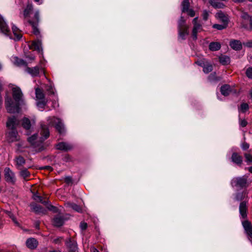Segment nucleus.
I'll return each mask as SVG.
<instances>
[{
    "label": "nucleus",
    "mask_w": 252,
    "mask_h": 252,
    "mask_svg": "<svg viewBox=\"0 0 252 252\" xmlns=\"http://www.w3.org/2000/svg\"><path fill=\"white\" fill-rule=\"evenodd\" d=\"M246 161L248 162H252V156L249 154H246L245 155Z\"/></svg>",
    "instance_id": "48"
},
{
    "label": "nucleus",
    "mask_w": 252,
    "mask_h": 252,
    "mask_svg": "<svg viewBox=\"0 0 252 252\" xmlns=\"http://www.w3.org/2000/svg\"><path fill=\"white\" fill-rule=\"evenodd\" d=\"M196 63L203 68V70L205 73H208L213 70L212 64L205 59L197 61Z\"/></svg>",
    "instance_id": "6"
},
{
    "label": "nucleus",
    "mask_w": 252,
    "mask_h": 252,
    "mask_svg": "<svg viewBox=\"0 0 252 252\" xmlns=\"http://www.w3.org/2000/svg\"><path fill=\"white\" fill-rule=\"evenodd\" d=\"M63 238L61 237H57L53 240V243L56 244H60L62 243Z\"/></svg>",
    "instance_id": "46"
},
{
    "label": "nucleus",
    "mask_w": 252,
    "mask_h": 252,
    "mask_svg": "<svg viewBox=\"0 0 252 252\" xmlns=\"http://www.w3.org/2000/svg\"><path fill=\"white\" fill-rule=\"evenodd\" d=\"M19 124V122L15 117L9 118L6 123L7 127L10 129L7 133V138L9 142L17 141L19 139L16 126Z\"/></svg>",
    "instance_id": "2"
},
{
    "label": "nucleus",
    "mask_w": 252,
    "mask_h": 252,
    "mask_svg": "<svg viewBox=\"0 0 252 252\" xmlns=\"http://www.w3.org/2000/svg\"><path fill=\"white\" fill-rule=\"evenodd\" d=\"M186 12H188V14L190 17H193L195 15V12L192 9H188V11H186Z\"/></svg>",
    "instance_id": "56"
},
{
    "label": "nucleus",
    "mask_w": 252,
    "mask_h": 252,
    "mask_svg": "<svg viewBox=\"0 0 252 252\" xmlns=\"http://www.w3.org/2000/svg\"><path fill=\"white\" fill-rule=\"evenodd\" d=\"M210 4L216 8H221L224 7V4L221 2H218L216 0H210Z\"/></svg>",
    "instance_id": "34"
},
{
    "label": "nucleus",
    "mask_w": 252,
    "mask_h": 252,
    "mask_svg": "<svg viewBox=\"0 0 252 252\" xmlns=\"http://www.w3.org/2000/svg\"><path fill=\"white\" fill-rule=\"evenodd\" d=\"M243 44L248 47H252V40L243 43Z\"/></svg>",
    "instance_id": "58"
},
{
    "label": "nucleus",
    "mask_w": 252,
    "mask_h": 252,
    "mask_svg": "<svg viewBox=\"0 0 252 252\" xmlns=\"http://www.w3.org/2000/svg\"><path fill=\"white\" fill-rule=\"evenodd\" d=\"M4 212L6 213L8 216L12 220L15 224L17 226H20V224L16 220L14 215L10 211L8 210H3Z\"/></svg>",
    "instance_id": "33"
},
{
    "label": "nucleus",
    "mask_w": 252,
    "mask_h": 252,
    "mask_svg": "<svg viewBox=\"0 0 252 252\" xmlns=\"http://www.w3.org/2000/svg\"><path fill=\"white\" fill-rule=\"evenodd\" d=\"M4 177L5 180L8 183L14 184L16 181V178L14 173L9 168L6 167L4 170Z\"/></svg>",
    "instance_id": "7"
},
{
    "label": "nucleus",
    "mask_w": 252,
    "mask_h": 252,
    "mask_svg": "<svg viewBox=\"0 0 252 252\" xmlns=\"http://www.w3.org/2000/svg\"><path fill=\"white\" fill-rule=\"evenodd\" d=\"M243 226L247 234L252 238V226L250 221L245 220L242 222Z\"/></svg>",
    "instance_id": "13"
},
{
    "label": "nucleus",
    "mask_w": 252,
    "mask_h": 252,
    "mask_svg": "<svg viewBox=\"0 0 252 252\" xmlns=\"http://www.w3.org/2000/svg\"><path fill=\"white\" fill-rule=\"evenodd\" d=\"M45 88L49 94H54V88L52 83L50 82L49 84H46Z\"/></svg>",
    "instance_id": "38"
},
{
    "label": "nucleus",
    "mask_w": 252,
    "mask_h": 252,
    "mask_svg": "<svg viewBox=\"0 0 252 252\" xmlns=\"http://www.w3.org/2000/svg\"><path fill=\"white\" fill-rule=\"evenodd\" d=\"M247 194V193L246 191H244V192H242V193H238L237 194V195L236 196V199L239 201L241 200L245 197V196Z\"/></svg>",
    "instance_id": "43"
},
{
    "label": "nucleus",
    "mask_w": 252,
    "mask_h": 252,
    "mask_svg": "<svg viewBox=\"0 0 252 252\" xmlns=\"http://www.w3.org/2000/svg\"><path fill=\"white\" fill-rule=\"evenodd\" d=\"M42 69L41 67L37 65L33 67H27L26 69V71L32 77L37 76L40 72V71Z\"/></svg>",
    "instance_id": "10"
},
{
    "label": "nucleus",
    "mask_w": 252,
    "mask_h": 252,
    "mask_svg": "<svg viewBox=\"0 0 252 252\" xmlns=\"http://www.w3.org/2000/svg\"><path fill=\"white\" fill-rule=\"evenodd\" d=\"M14 59V63L15 64H16L17 66H27V63L26 62L24 61L22 59H20L18 58L17 57H15L13 58Z\"/></svg>",
    "instance_id": "27"
},
{
    "label": "nucleus",
    "mask_w": 252,
    "mask_h": 252,
    "mask_svg": "<svg viewBox=\"0 0 252 252\" xmlns=\"http://www.w3.org/2000/svg\"><path fill=\"white\" fill-rule=\"evenodd\" d=\"M34 19H35V21H33L34 23H36V24H37L39 22V11H37L35 12L34 13Z\"/></svg>",
    "instance_id": "51"
},
{
    "label": "nucleus",
    "mask_w": 252,
    "mask_h": 252,
    "mask_svg": "<svg viewBox=\"0 0 252 252\" xmlns=\"http://www.w3.org/2000/svg\"><path fill=\"white\" fill-rule=\"evenodd\" d=\"M91 252H99L96 248L94 247H92L91 248Z\"/></svg>",
    "instance_id": "62"
},
{
    "label": "nucleus",
    "mask_w": 252,
    "mask_h": 252,
    "mask_svg": "<svg viewBox=\"0 0 252 252\" xmlns=\"http://www.w3.org/2000/svg\"><path fill=\"white\" fill-rule=\"evenodd\" d=\"M32 210L37 213L45 214L46 210L43 209L40 205L34 204L32 206Z\"/></svg>",
    "instance_id": "28"
},
{
    "label": "nucleus",
    "mask_w": 252,
    "mask_h": 252,
    "mask_svg": "<svg viewBox=\"0 0 252 252\" xmlns=\"http://www.w3.org/2000/svg\"><path fill=\"white\" fill-rule=\"evenodd\" d=\"M20 175L24 179H26L27 177L30 176L31 174L27 169L24 168L23 169L21 170L20 172Z\"/></svg>",
    "instance_id": "37"
},
{
    "label": "nucleus",
    "mask_w": 252,
    "mask_h": 252,
    "mask_svg": "<svg viewBox=\"0 0 252 252\" xmlns=\"http://www.w3.org/2000/svg\"><path fill=\"white\" fill-rule=\"evenodd\" d=\"M227 24L223 23L222 24H214L213 26V27L215 29H216L218 30H221L224 29H225L227 27Z\"/></svg>",
    "instance_id": "41"
},
{
    "label": "nucleus",
    "mask_w": 252,
    "mask_h": 252,
    "mask_svg": "<svg viewBox=\"0 0 252 252\" xmlns=\"http://www.w3.org/2000/svg\"><path fill=\"white\" fill-rule=\"evenodd\" d=\"M242 18L244 20H249L251 16H250L247 13H244L241 15Z\"/></svg>",
    "instance_id": "55"
},
{
    "label": "nucleus",
    "mask_w": 252,
    "mask_h": 252,
    "mask_svg": "<svg viewBox=\"0 0 252 252\" xmlns=\"http://www.w3.org/2000/svg\"><path fill=\"white\" fill-rule=\"evenodd\" d=\"M27 58L28 59V61H32L33 60H34L35 59V57L34 56H33L32 55H28V56H27Z\"/></svg>",
    "instance_id": "60"
},
{
    "label": "nucleus",
    "mask_w": 252,
    "mask_h": 252,
    "mask_svg": "<svg viewBox=\"0 0 252 252\" xmlns=\"http://www.w3.org/2000/svg\"><path fill=\"white\" fill-rule=\"evenodd\" d=\"M249 109V105L247 103H243L241 105L240 110L242 112H245Z\"/></svg>",
    "instance_id": "44"
},
{
    "label": "nucleus",
    "mask_w": 252,
    "mask_h": 252,
    "mask_svg": "<svg viewBox=\"0 0 252 252\" xmlns=\"http://www.w3.org/2000/svg\"><path fill=\"white\" fill-rule=\"evenodd\" d=\"M239 123L242 127H245L247 125V122L245 120H240Z\"/></svg>",
    "instance_id": "54"
},
{
    "label": "nucleus",
    "mask_w": 252,
    "mask_h": 252,
    "mask_svg": "<svg viewBox=\"0 0 252 252\" xmlns=\"http://www.w3.org/2000/svg\"><path fill=\"white\" fill-rule=\"evenodd\" d=\"M40 126L41 129L40 133L41 137H40L39 141L42 142L49 136L50 132L48 127L46 125L41 123Z\"/></svg>",
    "instance_id": "8"
},
{
    "label": "nucleus",
    "mask_w": 252,
    "mask_h": 252,
    "mask_svg": "<svg viewBox=\"0 0 252 252\" xmlns=\"http://www.w3.org/2000/svg\"><path fill=\"white\" fill-rule=\"evenodd\" d=\"M48 124L50 126H55L56 129L60 134L64 132V127L62 120L56 117H50L48 119Z\"/></svg>",
    "instance_id": "4"
},
{
    "label": "nucleus",
    "mask_w": 252,
    "mask_h": 252,
    "mask_svg": "<svg viewBox=\"0 0 252 252\" xmlns=\"http://www.w3.org/2000/svg\"><path fill=\"white\" fill-rule=\"evenodd\" d=\"M13 33L15 36V40H19L22 37V34L19 30L15 26L12 27Z\"/></svg>",
    "instance_id": "23"
},
{
    "label": "nucleus",
    "mask_w": 252,
    "mask_h": 252,
    "mask_svg": "<svg viewBox=\"0 0 252 252\" xmlns=\"http://www.w3.org/2000/svg\"><path fill=\"white\" fill-rule=\"evenodd\" d=\"M47 208L48 209V210L52 211L54 212H57V209L56 207L49 204L47 206Z\"/></svg>",
    "instance_id": "49"
},
{
    "label": "nucleus",
    "mask_w": 252,
    "mask_h": 252,
    "mask_svg": "<svg viewBox=\"0 0 252 252\" xmlns=\"http://www.w3.org/2000/svg\"><path fill=\"white\" fill-rule=\"evenodd\" d=\"M232 161L238 165H240L242 162V158L238 154L234 153L231 156Z\"/></svg>",
    "instance_id": "21"
},
{
    "label": "nucleus",
    "mask_w": 252,
    "mask_h": 252,
    "mask_svg": "<svg viewBox=\"0 0 252 252\" xmlns=\"http://www.w3.org/2000/svg\"><path fill=\"white\" fill-rule=\"evenodd\" d=\"M37 134H34L28 138V141L32 145H35L37 139Z\"/></svg>",
    "instance_id": "40"
},
{
    "label": "nucleus",
    "mask_w": 252,
    "mask_h": 252,
    "mask_svg": "<svg viewBox=\"0 0 252 252\" xmlns=\"http://www.w3.org/2000/svg\"><path fill=\"white\" fill-rule=\"evenodd\" d=\"M35 95L37 99H45L44 94L43 93L42 90L38 88L35 89Z\"/></svg>",
    "instance_id": "31"
},
{
    "label": "nucleus",
    "mask_w": 252,
    "mask_h": 252,
    "mask_svg": "<svg viewBox=\"0 0 252 252\" xmlns=\"http://www.w3.org/2000/svg\"><path fill=\"white\" fill-rule=\"evenodd\" d=\"M66 245L69 248V252H76L78 250L76 242L71 239L66 241Z\"/></svg>",
    "instance_id": "11"
},
{
    "label": "nucleus",
    "mask_w": 252,
    "mask_h": 252,
    "mask_svg": "<svg viewBox=\"0 0 252 252\" xmlns=\"http://www.w3.org/2000/svg\"><path fill=\"white\" fill-rule=\"evenodd\" d=\"M33 199L35 200L38 201L39 202H41L43 204H46V201H43L42 197L40 196H39L38 195H34V197H33Z\"/></svg>",
    "instance_id": "45"
},
{
    "label": "nucleus",
    "mask_w": 252,
    "mask_h": 252,
    "mask_svg": "<svg viewBox=\"0 0 252 252\" xmlns=\"http://www.w3.org/2000/svg\"><path fill=\"white\" fill-rule=\"evenodd\" d=\"M47 103V101H46L45 99H41L37 102L36 105L39 110L42 111Z\"/></svg>",
    "instance_id": "36"
},
{
    "label": "nucleus",
    "mask_w": 252,
    "mask_h": 252,
    "mask_svg": "<svg viewBox=\"0 0 252 252\" xmlns=\"http://www.w3.org/2000/svg\"><path fill=\"white\" fill-rule=\"evenodd\" d=\"M230 47L235 50H240L242 49V46L239 40H233L230 42Z\"/></svg>",
    "instance_id": "19"
},
{
    "label": "nucleus",
    "mask_w": 252,
    "mask_h": 252,
    "mask_svg": "<svg viewBox=\"0 0 252 252\" xmlns=\"http://www.w3.org/2000/svg\"><path fill=\"white\" fill-rule=\"evenodd\" d=\"M80 227L82 230H84L87 228V224L85 222H81L80 223Z\"/></svg>",
    "instance_id": "53"
},
{
    "label": "nucleus",
    "mask_w": 252,
    "mask_h": 252,
    "mask_svg": "<svg viewBox=\"0 0 252 252\" xmlns=\"http://www.w3.org/2000/svg\"><path fill=\"white\" fill-rule=\"evenodd\" d=\"M249 148V144L247 143H244L242 145V148L244 150H246Z\"/></svg>",
    "instance_id": "57"
},
{
    "label": "nucleus",
    "mask_w": 252,
    "mask_h": 252,
    "mask_svg": "<svg viewBox=\"0 0 252 252\" xmlns=\"http://www.w3.org/2000/svg\"><path fill=\"white\" fill-rule=\"evenodd\" d=\"M189 6V0H184L182 3V12H186V11H188Z\"/></svg>",
    "instance_id": "39"
},
{
    "label": "nucleus",
    "mask_w": 252,
    "mask_h": 252,
    "mask_svg": "<svg viewBox=\"0 0 252 252\" xmlns=\"http://www.w3.org/2000/svg\"><path fill=\"white\" fill-rule=\"evenodd\" d=\"M209 47L210 50L216 51L219 50L220 48L221 45L219 42H212L210 43Z\"/></svg>",
    "instance_id": "25"
},
{
    "label": "nucleus",
    "mask_w": 252,
    "mask_h": 252,
    "mask_svg": "<svg viewBox=\"0 0 252 252\" xmlns=\"http://www.w3.org/2000/svg\"><path fill=\"white\" fill-rule=\"evenodd\" d=\"M220 92L224 96L228 95L231 92V87L228 85H225L221 87Z\"/></svg>",
    "instance_id": "20"
},
{
    "label": "nucleus",
    "mask_w": 252,
    "mask_h": 252,
    "mask_svg": "<svg viewBox=\"0 0 252 252\" xmlns=\"http://www.w3.org/2000/svg\"><path fill=\"white\" fill-rule=\"evenodd\" d=\"M239 213L243 219H245L247 217V202H242L239 206Z\"/></svg>",
    "instance_id": "12"
},
{
    "label": "nucleus",
    "mask_w": 252,
    "mask_h": 252,
    "mask_svg": "<svg viewBox=\"0 0 252 252\" xmlns=\"http://www.w3.org/2000/svg\"><path fill=\"white\" fill-rule=\"evenodd\" d=\"M219 61L222 65H227L230 63V60L228 56L222 55L219 57Z\"/></svg>",
    "instance_id": "30"
},
{
    "label": "nucleus",
    "mask_w": 252,
    "mask_h": 252,
    "mask_svg": "<svg viewBox=\"0 0 252 252\" xmlns=\"http://www.w3.org/2000/svg\"><path fill=\"white\" fill-rule=\"evenodd\" d=\"M65 181L67 184L71 183L72 182V179L71 177L70 176H67L65 178Z\"/></svg>",
    "instance_id": "59"
},
{
    "label": "nucleus",
    "mask_w": 252,
    "mask_h": 252,
    "mask_svg": "<svg viewBox=\"0 0 252 252\" xmlns=\"http://www.w3.org/2000/svg\"><path fill=\"white\" fill-rule=\"evenodd\" d=\"M198 17L194 18L192 20V23L193 25L199 24L197 22Z\"/></svg>",
    "instance_id": "61"
},
{
    "label": "nucleus",
    "mask_w": 252,
    "mask_h": 252,
    "mask_svg": "<svg viewBox=\"0 0 252 252\" xmlns=\"http://www.w3.org/2000/svg\"><path fill=\"white\" fill-rule=\"evenodd\" d=\"M26 244L28 248L31 250H33L37 247L38 245V242L35 239L31 238L27 239Z\"/></svg>",
    "instance_id": "15"
},
{
    "label": "nucleus",
    "mask_w": 252,
    "mask_h": 252,
    "mask_svg": "<svg viewBox=\"0 0 252 252\" xmlns=\"http://www.w3.org/2000/svg\"><path fill=\"white\" fill-rule=\"evenodd\" d=\"M32 10V4H28L24 11V17L27 18L29 17L30 13Z\"/></svg>",
    "instance_id": "32"
},
{
    "label": "nucleus",
    "mask_w": 252,
    "mask_h": 252,
    "mask_svg": "<svg viewBox=\"0 0 252 252\" xmlns=\"http://www.w3.org/2000/svg\"><path fill=\"white\" fill-rule=\"evenodd\" d=\"M202 31V26L199 23L193 25L192 29V38L194 40H196L197 38V33Z\"/></svg>",
    "instance_id": "17"
},
{
    "label": "nucleus",
    "mask_w": 252,
    "mask_h": 252,
    "mask_svg": "<svg viewBox=\"0 0 252 252\" xmlns=\"http://www.w3.org/2000/svg\"><path fill=\"white\" fill-rule=\"evenodd\" d=\"M47 208L48 209V210L52 211L54 212H57V209L56 207L49 204L47 206Z\"/></svg>",
    "instance_id": "50"
},
{
    "label": "nucleus",
    "mask_w": 252,
    "mask_h": 252,
    "mask_svg": "<svg viewBox=\"0 0 252 252\" xmlns=\"http://www.w3.org/2000/svg\"><path fill=\"white\" fill-rule=\"evenodd\" d=\"M57 149L60 150L67 151L72 148V146L66 143L61 142L56 145Z\"/></svg>",
    "instance_id": "18"
},
{
    "label": "nucleus",
    "mask_w": 252,
    "mask_h": 252,
    "mask_svg": "<svg viewBox=\"0 0 252 252\" xmlns=\"http://www.w3.org/2000/svg\"><path fill=\"white\" fill-rule=\"evenodd\" d=\"M15 161L16 163L17 168L21 169V167L25 164L26 160L22 156H18L16 158Z\"/></svg>",
    "instance_id": "22"
},
{
    "label": "nucleus",
    "mask_w": 252,
    "mask_h": 252,
    "mask_svg": "<svg viewBox=\"0 0 252 252\" xmlns=\"http://www.w3.org/2000/svg\"><path fill=\"white\" fill-rule=\"evenodd\" d=\"M247 178L248 176H244L240 177L234 178L231 181L232 186L240 187L241 188L247 187Z\"/></svg>",
    "instance_id": "5"
},
{
    "label": "nucleus",
    "mask_w": 252,
    "mask_h": 252,
    "mask_svg": "<svg viewBox=\"0 0 252 252\" xmlns=\"http://www.w3.org/2000/svg\"><path fill=\"white\" fill-rule=\"evenodd\" d=\"M202 16H203V19L205 21H206L208 19V16H209V14L207 10L203 11V14H202Z\"/></svg>",
    "instance_id": "52"
},
{
    "label": "nucleus",
    "mask_w": 252,
    "mask_h": 252,
    "mask_svg": "<svg viewBox=\"0 0 252 252\" xmlns=\"http://www.w3.org/2000/svg\"><path fill=\"white\" fill-rule=\"evenodd\" d=\"M246 73L248 78L252 79V67H249L247 69Z\"/></svg>",
    "instance_id": "47"
},
{
    "label": "nucleus",
    "mask_w": 252,
    "mask_h": 252,
    "mask_svg": "<svg viewBox=\"0 0 252 252\" xmlns=\"http://www.w3.org/2000/svg\"><path fill=\"white\" fill-rule=\"evenodd\" d=\"M35 227L36 229L39 228V223L38 222H36L35 224Z\"/></svg>",
    "instance_id": "63"
},
{
    "label": "nucleus",
    "mask_w": 252,
    "mask_h": 252,
    "mask_svg": "<svg viewBox=\"0 0 252 252\" xmlns=\"http://www.w3.org/2000/svg\"><path fill=\"white\" fill-rule=\"evenodd\" d=\"M0 30L1 32L7 35H8L10 33L9 28L1 15H0Z\"/></svg>",
    "instance_id": "9"
},
{
    "label": "nucleus",
    "mask_w": 252,
    "mask_h": 252,
    "mask_svg": "<svg viewBox=\"0 0 252 252\" xmlns=\"http://www.w3.org/2000/svg\"><path fill=\"white\" fill-rule=\"evenodd\" d=\"M41 44V40L37 39L36 40L33 41L32 44L30 45V47L31 49L36 50L38 52H40L42 51Z\"/></svg>",
    "instance_id": "14"
},
{
    "label": "nucleus",
    "mask_w": 252,
    "mask_h": 252,
    "mask_svg": "<svg viewBox=\"0 0 252 252\" xmlns=\"http://www.w3.org/2000/svg\"><path fill=\"white\" fill-rule=\"evenodd\" d=\"M22 125L25 129L26 130H29L31 127L30 120L27 118H24L22 120Z\"/></svg>",
    "instance_id": "29"
},
{
    "label": "nucleus",
    "mask_w": 252,
    "mask_h": 252,
    "mask_svg": "<svg viewBox=\"0 0 252 252\" xmlns=\"http://www.w3.org/2000/svg\"><path fill=\"white\" fill-rule=\"evenodd\" d=\"M216 17L223 23H228V17L221 11L219 12L216 14Z\"/></svg>",
    "instance_id": "26"
},
{
    "label": "nucleus",
    "mask_w": 252,
    "mask_h": 252,
    "mask_svg": "<svg viewBox=\"0 0 252 252\" xmlns=\"http://www.w3.org/2000/svg\"><path fill=\"white\" fill-rule=\"evenodd\" d=\"M28 22L32 26L33 33L36 35H39V31L38 29L37 28V24L34 23L32 20H29Z\"/></svg>",
    "instance_id": "35"
},
{
    "label": "nucleus",
    "mask_w": 252,
    "mask_h": 252,
    "mask_svg": "<svg viewBox=\"0 0 252 252\" xmlns=\"http://www.w3.org/2000/svg\"><path fill=\"white\" fill-rule=\"evenodd\" d=\"M64 221V219L63 217L57 216L53 219V224L55 226L60 227L63 224Z\"/></svg>",
    "instance_id": "16"
},
{
    "label": "nucleus",
    "mask_w": 252,
    "mask_h": 252,
    "mask_svg": "<svg viewBox=\"0 0 252 252\" xmlns=\"http://www.w3.org/2000/svg\"><path fill=\"white\" fill-rule=\"evenodd\" d=\"M249 20L250 21V27L252 28V16L250 18Z\"/></svg>",
    "instance_id": "64"
},
{
    "label": "nucleus",
    "mask_w": 252,
    "mask_h": 252,
    "mask_svg": "<svg viewBox=\"0 0 252 252\" xmlns=\"http://www.w3.org/2000/svg\"><path fill=\"white\" fill-rule=\"evenodd\" d=\"M12 92L14 101L11 98L7 97L5 100V107L8 113H19L20 105L25 104L23 94L21 89L18 87H13Z\"/></svg>",
    "instance_id": "1"
},
{
    "label": "nucleus",
    "mask_w": 252,
    "mask_h": 252,
    "mask_svg": "<svg viewBox=\"0 0 252 252\" xmlns=\"http://www.w3.org/2000/svg\"><path fill=\"white\" fill-rule=\"evenodd\" d=\"M208 79L210 81H219L220 79L219 77H217L216 74V73H211L208 76Z\"/></svg>",
    "instance_id": "42"
},
{
    "label": "nucleus",
    "mask_w": 252,
    "mask_h": 252,
    "mask_svg": "<svg viewBox=\"0 0 252 252\" xmlns=\"http://www.w3.org/2000/svg\"><path fill=\"white\" fill-rule=\"evenodd\" d=\"M189 26L182 16L181 17L178 23V39L184 40L189 34Z\"/></svg>",
    "instance_id": "3"
},
{
    "label": "nucleus",
    "mask_w": 252,
    "mask_h": 252,
    "mask_svg": "<svg viewBox=\"0 0 252 252\" xmlns=\"http://www.w3.org/2000/svg\"><path fill=\"white\" fill-rule=\"evenodd\" d=\"M66 207H69L75 210V211L80 213L82 212L81 208L78 205L71 202H67L65 204Z\"/></svg>",
    "instance_id": "24"
}]
</instances>
